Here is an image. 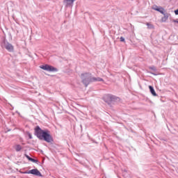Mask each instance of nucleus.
Returning <instances> with one entry per match:
<instances>
[{"label": "nucleus", "mask_w": 178, "mask_h": 178, "mask_svg": "<svg viewBox=\"0 0 178 178\" xmlns=\"http://www.w3.org/2000/svg\"><path fill=\"white\" fill-rule=\"evenodd\" d=\"M34 135L37 136L38 138L40 140H43L46 143H54V138L51 134H49V131L48 130H43L40 127V126H37L35 128V133Z\"/></svg>", "instance_id": "1"}, {"label": "nucleus", "mask_w": 178, "mask_h": 178, "mask_svg": "<svg viewBox=\"0 0 178 178\" xmlns=\"http://www.w3.org/2000/svg\"><path fill=\"white\" fill-rule=\"evenodd\" d=\"M81 79L85 87H88V85L90 84V83H92V76H91V73L86 72V73L81 74Z\"/></svg>", "instance_id": "2"}, {"label": "nucleus", "mask_w": 178, "mask_h": 178, "mask_svg": "<svg viewBox=\"0 0 178 178\" xmlns=\"http://www.w3.org/2000/svg\"><path fill=\"white\" fill-rule=\"evenodd\" d=\"M104 99H107L106 102H109L111 104H118V102H120V97L111 94L106 95L104 97Z\"/></svg>", "instance_id": "3"}, {"label": "nucleus", "mask_w": 178, "mask_h": 178, "mask_svg": "<svg viewBox=\"0 0 178 178\" xmlns=\"http://www.w3.org/2000/svg\"><path fill=\"white\" fill-rule=\"evenodd\" d=\"M24 175H33V176H38V177H43V175L42 174H41V172H40V170H38V169L37 168L25 171L24 172Z\"/></svg>", "instance_id": "4"}, {"label": "nucleus", "mask_w": 178, "mask_h": 178, "mask_svg": "<svg viewBox=\"0 0 178 178\" xmlns=\"http://www.w3.org/2000/svg\"><path fill=\"white\" fill-rule=\"evenodd\" d=\"M2 44L8 52H13L15 51V47L13 46L12 44L9 43L8 40L4 39L3 40Z\"/></svg>", "instance_id": "5"}, {"label": "nucleus", "mask_w": 178, "mask_h": 178, "mask_svg": "<svg viewBox=\"0 0 178 178\" xmlns=\"http://www.w3.org/2000/svg\"><path fill=\"white\" fill-rule=\"evenodd\" d=\"M40 68L46 70V72H58V68L48 64L40 65Z\"/></svg>", "instance_id": "6"}, {"label": "nucleus", "mask_w": 178, "mask_h": 178, "mask_svg": "<svg viewBox=\"0 0 178 178\" xmlns=\"http://www.w3.org/2000/svg\"><path fill=\"white\" fill-rule=\"evenodd\" d=\"M74 1L76 0H64V3H65V8H70V6H73Z\"/></svg>", "instance_id": "7"}, {"label": "nucleus", "mask_w": 178, "mask_h": 178, "mask_svg": "<svg viewBox=\"0 0 178 178\" xmlns=\"http://www.w3.org/2000/svg\"><path fill=\"white\" fill-rule=\"evenodd\" d=\"M164 17H163L161 18V22H163V23H165L166 22V20H168V19H169V14L168 13H165L163 14Z\"/></svg>", "instance_id": "8"}, {"label": "nucleus", "mask_w": 178, "mask_h": 178, "mask_svg": "<svg viewBox=\"0 0 178 178\" xmlns=\"http://www.w3.org/2000/svg\"><path fill=\"white\" fill-rule=\"evenodd\" d=\"M149 91H150L151 94H152V95L154 97H156V95H156V92H155V89H154L153 86H149Z\"/></svg>", "instance_id": "9"}, {"label": "nucleus", "mask_w": 178, "mask_h": 178, "mask_svg": "<svg viewBox=\"0 0 178 178\" xmlns=\"http://www.w3.org/2000/svg\"><path fill=\"white\" fill-rule=\"evenodd\" d=\"M95 81H104V79L100 77H92V83Z\"/></svg>", "instance_id": "10"}, {"label": "nucleus", "mask_w": 178, "mask_h": 178, "mask_svg": "<svg viewBox=\"0 0 178 178\" xmlns=\"http://www.w3.org/2000/svg\"><path fill=\"white\" fill-rule=\"evenodd\" d=\"M157 12H159L160 13H161V15H164V13H165V8L159 6V9H157Z\"/></svg>", "instance_id": "11"}, {"label": "nucleus", "mask_w": 178, "mask_h": 178, "mask_svg": "<svg viewBox=\"0 0 178 178\" xmlns=\"http://www.w3.org/2000/svg\"><path fill=\"white\" fill-rule=\"evenodd\" d=\"M15 148L17 152H19V151H22V145H16Z\"/></svg>", "instance_id": "12"}, {"label": "nucleus", "mask_w": 178, "mask_h": 178, "mask_svg": "<svg viewBox=\"0 0 178 178\" xmlns=\"http://www.w3.org/2000/svg\"><path fill=\"white\" fill-rule=\"evenodd\" d=\"M146 26H147V29L152 30V29H154V26L152 25V24H150L149 22L146 23Z\"/></svg>", "instance_id": "13"}, {"label": "nucleus", "mask_w": 178, "mask_h": 178, "mask_svg": "<svg viewBox=\"0 0 178 178\" xmlns=\"http://www.w3.org/2000/svg\"><path fill=\"white\" fill-rule=\"evenodd\" d=\"M26 134L29 136V140H33V135H31V134L29 131H27Z\"/></svg>", "instance_id": "14"}, {"label": "nucleus", "mask_w": 178, "mask_h": 178, "mask_svg": "<svg viewBox=\"0 0 178 178\" xmlns=\"http://www.w3.org/2000/svg\"><path fill=\"white\" fill-rule=\"evenodd\" d=\"M31 162H33V163H38V160L32 159L31 161Z\"/></svg>", "instance_id": "15"}, {"label": "nucleus", "mask_w": 178, "mask_h": 178, "mask_svg": "<svg viewBox=\"0 0 178 178\" xmlns=\"http://www.w3.org/2000/svg\"><path fill=\"white\" fill-rule=\"evenodd\" d=\"M157 9H159V6H154V7H153V10H156V12H158V10Z\"/></svg>", "instance_id": "16"}, {"label": "nucleus", "mask_w": 178, "mask_h": 178, "mask_svg": "<svg viewBox=\"0 0 178 178\" xmlns=\"http://www.w3.org/2000/svg\"><path fill=\"white\" fill-rule=\"evenodd\" d=\"M25 156H26V158L28 160H29L30 161H31V159H32L33 158L30 157V156H29L28 154H25Z\"/></svg>", "instance_id": "17"}, {"label": "nucleus", "mask_w": 178, "mask_h": 178, "mask_svg": "<svg viewBox=\"0 0 178 178\" xmlns=\"http://www.w3.org/2000/svg\"><path fill=\"white\" fill-rule=\"evenodd\" d=\"M120 40L121 42H125V39L123 37H120Z\"/></svg>", "instance_id": "18"}, {"label": "nucleus", "mask_w": 178, "mask_h": 178, "mask_svg": "<svg viewBox=\"0 0 178 178\" xmlns=\"http://www.w3.org/2000/svg\"><path fill=\"white\" fill-rule=\"evenodd\" d=\"M150 69L152 70H156V68L155 67H150Z\"/></svg>", "instance_id": "19"}, {"label": "nucleus", "mask_w": 178, "mask_h": 178, "mask_svg": "<svg viewBox=\"0 0 178 178\" xmlns=\"http://www.w3.org/2000/svg\"><path fill=\"white\" fill-rule=\"evenodd\" d=\"M174 12H175V15L177 16V15H178V9L175 10Z\"/></svg>", "instance_id": "20"}, {"label": "nucleus", "mask_w": 178, "mask_h": 178, "mask_svg": "<svg viewBox=\"0 0 178 178\" xmlns=\"http://www.w3.org/2000/svg\"><path fill=\"white\" fill-rule=\"evenodd\" d=\"M173 23H177L178 24V20L177 19H172Z\"/></svg>", "instance_id": "21"}, {"label": "nucleus", "mask_w": 178, "mask_h": 178, "mask_svg": "<svg viewBox=\"0 0 178 178\" xmlns=\"http://www.w3.org/2000/svg\"><path fill=\"white\" fill-rule=\"evenodd\" d=\"M152 74H153V76H156V74L152 72Z\"/></svg>", "instance_id": "22"}, {"label": "nucleus", "mask_w": 178, "mask_h": 178, "mask_svg": "<svg viewBox=\"0 0 178 178\" xmlns=\"http://www.w3.org/2000/svg\"><path fill=\"white\" fill-rule=\"evenodd\" d=\"M17 113H18V115H20V113H19V112H17Z\"/></svg>", "instance_id": "23"}]
</instances>
